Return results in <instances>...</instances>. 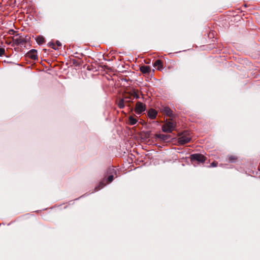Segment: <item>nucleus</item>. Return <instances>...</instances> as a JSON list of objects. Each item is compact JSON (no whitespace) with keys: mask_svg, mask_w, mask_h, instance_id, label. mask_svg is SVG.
Here are the masks:
<instances>
[{"mask_svg":"<svg viewBox=\"0 0 260 260\" xmlns=\"http://www.w3.org/2000/svg\"><path fill=\"white\" fill-rule=\"evenodd\" d=\"M116 172V170L114 168H110L109 169L108 174H109L110 175L108 176L107 180L104 179L102 181H101L99 184V185L95 187V190L98 191L101 188H102L104 186L106 185L105 182L106 181L108 183H111L113 180V173Z\"/></svg>","mask_w":260,"mask_h":260,"instance_id":"obj_1","label":"nucleus"},{"mask_svg":"<svg viewBox=\"0 0 260 260\" xmlns=\"http://www.w3.org/2000/svg\"><path fill=\"white\" fill-rule=\"evenodd\" d=\"M191 136L188 132H184L179 135L178 142L180 145H184L190 141Z\"/></svg>","mask_w":260,"mask_h":260,"instance_id":"obj_2","label":"nucleus"},{"mask_svg":"<svg viewBox=\"0 0 260 260\" xmlns=\"http://www.w3.org/2000/svg\"><path fill=\"white\" fill-rule=\"evenodd\" d=\"M176 123L175 121L171 120L166 121L162 127V130L166 133H171L174 130Z\"/></svg>","mask_w":260,"mask_h":260,"instance_id":"obj_3","label":"nucleus"},{"mask_svg":"<svg viewBox=\"0 0 260 260\" xmlns=\"http://www.w3.org/2000/svg\"><path fill=\"white\" fill-rule=\"evenodd\" d=\"M146 110L145 105L138 102L137 103L135 108V112L137 114L140 115Z\"/></svg>","mask_w":260,"mask_h":260,"instance_id":"obj_4","label":"nucleus"},{"mask_svg":"<svg viewBox=\"0 0 260 260\" xmlns=\"http://www.w3.org/2000/svg\"><path fill=\"white\" fill-rule=\"evenodd\" d=\"M191 160L193 161H197L199 162H203L205 160V156L201 154H193L190 156Z\"/></svg>","mask_w":260,"mask_h":260,"instance_id":"obj_5","label":"nucleus"},{"mask_svg":"<svg viewBox=\"0 0 260 260\" xmlns=\"http://www.w3.org/2000/svg\"><path fill=\"white\" fill-rule=\"evenodd\" d=\"M131 101L130 98L127 96H125L123 99H120L117 104L120 108L124 107V103L129 102Z\"/></svg>","mask_w":260,"mask_h":260,"instance_id":"obj_6","label":"nucleus"},{"mask_svg":"<svg viewBox=\"0 0 260 260\" xmlns=\"http://www.w3.org/2000/svg\"><path fill=\"white\" fill-rule=\"evenodd\" d=\"M154 138L156 139H158L160 140L166 141L170 138V136L164 134H155L154 136Z\"/></svg>","mask_w":260,"mask_h":260,"instance_id":"obj_7","label":"nucleus"},{"mask_svg":"<svg viewBox=\"0 0 260 260\" xmlns=\"http://www.w3.org/2000/svg\"><path fill=\"white\" fill-rule=\"evenodd\" d=\"M27 56L28 57L35 60L38 58L37 52L36 50L32 49L27 53Z\"/></svg>","mask_w":260,"mask_h":260,"instance_id":"obj_8","label":"nucleus"},{"mask_svg":"<svg viewBox=\"0 0 260 260\" xmlns=\"http://www.w3.org/2000/svg\"><path fill=\"white\" fill-rule=\"evenodd\" d=\"M49 46L51 47L54 50H57L58 49V47L61 46V43L59 41H56L55 44L50 42L49 43Z\"/></svg>","mask_w":260,"mask_h":260,"instance_id":"obj_9","label":"nucleus"},{"mask_svg":"<svg viewBox=\"0 0 260 260\" xmlns=\"http://www.w3.org/2000/svg\"><path fill=\"white\" fill-rule=\"evenodd\" d=\"M140 70L144 74H149L151 71V68L149 66H143L140 67Z\"/></svg>","mask_w":260,"mask_h":260,"instance_id":"obj_10","label":"nucleus"},{"mask_svg":"<svg viewBox=\"0 0 260 260\" xmlns=\"http://www.w3.org/2000/svg\"><path fill=\"white\" fill-rule=\"evenodd\" d=\"M157 114V111L153 109L149 110L148 112L149 117L152 119L156 117Z\"/></svg>","mask_w":260,"mask_h":260,"instance_id":"obj_11","label":"nucleus"},{"mask_svg":"<svg viewBox=\"0 0 260 260\" xmlns=\"http://www.w3.org/2000/svg\"><path fill=\"white\" fill-rule=\"evenodd\" d=\"M162 111L169 116H171L173 114L172 110L167 107H164L162 109Z\"/></svg>","mask_w":260,"mask_h":260,"instance_id":"obj_12","label":"nucleus"},{"mask_svg":"<svg viewBox=\"0 0 260 260\" xmlns=\"http://www.w3.org/2000/svg\"><path fill=\"white\" fill-rule=\"evenodd\" d=\"M138 121V120L136 118L131 116L128 118V123L131 125H134Z\"/></svg>","mask_w":260,"mask_h":260,"instance_id":"obj_13","label":"nucleus"},{"mask_svg":"<svg viewBox=\"0 0 260 260\" xmlns=\"http://www.w3.org/2000/svg\"><path fill=\"white\" fill-rule=\"evenodd\" d=\"M36 42L39 45H42L45 42V39L42 36H38L36 39Z\"/></svg>","mask_w":260,"mask_h":260,"instance_id":"obj_14","label":"nucleus"},{"mask_svg":"<svg viewBox=\"0 0 260 260\" xmlns=\"http://www.w3.org/2000/svg\"><path fill=\"white\" fill-rule=\"evenodd\" d=\"M154 66L157 67L158 70H160L162 67V62L160 60H156L154 63Z\"/></svg>","mask_w":260,"mask_h":260,"instance_id":"obj_15","label":"nucleus"},{"mask_svg":"<svg viewBox=\"0 0 260 260\" xmlns=\"http://www.w3.org/2000/svg\"><path fill=\"white\" fill-rule=\"evenodd\" d=\"M131 95L133 96L134 98L138 99L139 98L138 94L135 91H133L131 92Z\"/></svg>","mask_w":260,"mask_h":260,"instance_id":"obj_16","label":"nucleus"},{"mask_svg":"<svg viewBox=\"0 0 260 260\" xmlns=\"http://www.w3.org/2000/svg\"><path fill=\"white\" fill-rule=\"evenodd\" d=\"M237 159L236 156H230L229 157V160L231 162H234Z\"/></svg>","mask_w":260,"mask_h":260,"instance_id":"obj_17","label":"nucleus"},{"mask_svg":"<svg viewBox=\"0 0 260 260\" xmlns=\"http://www.w3.org/2000/svg\"><path fill=\"white\" fill-rule=\"evenodd\" d=\"M5 53V49L3 48H0V56H2Z\"/></svg>","mask_w":260,"mask_h":260,"instance_id":"obj_18","label":"nucleus"},{"mask_svg":"<svg viewBox=\"0 0 260 260\" xmlns=\"http://www.w3.org/2000/svg\"><path fill=\"white\" fill-rule=\"evenodd\" d=\"M217 166V163L216 162H213L211 164V166L212 167H216Z\"/></svg>","mask_w":260,"mask_h":260,"instance_id":"obj_19","label":"nucleus"},{"mask_svg":"<svg viewBox=\"0 0 260 260\" xmlns=\"http://www.w3.org/2000/svg\"><path fill=\"white\" fill-rule=\"evenodd\" d=\"M15 41L16 42H17V43H20V41H19V40H18L17 38H16L15 40Z\"/></svg>","mask_w":260,"mask_h":260,"instance_id":"obj_20","label":"nucleus"}]
</instances>
